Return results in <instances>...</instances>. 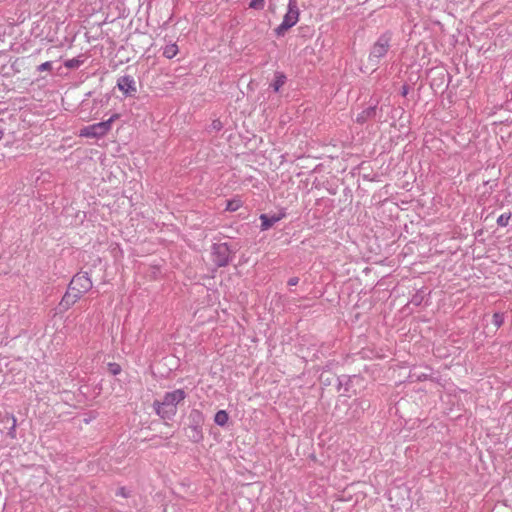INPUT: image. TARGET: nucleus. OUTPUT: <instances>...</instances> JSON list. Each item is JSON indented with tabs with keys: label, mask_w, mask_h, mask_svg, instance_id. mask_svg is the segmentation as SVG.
<instances>
[{
	"label": "nucleus",
	"mask_w": 512,
	"mask_h": 512,
	"mask_svg": "<svg viewBox=\"0 0 512 512\" xmlns=\"http://www.w3.org/2000/svg\"><path fill=\"white\" fill-rule=\"evenodd\" d=\"M187 394L183 389H176L165 393L161 401L155 400L153 408L163 420H172L177 413V405L183 402Z\"/></svg>",
	"instance_id": "1"
},
{
	"label": "nucleus",
	"mask_w": 512,
	"mask_h": 512,
	"mask_svg": "<svg viewBox=\"0 0 512 512\" xmlns=\"http://www.w3.org/2000/svg\"><path fill=\"white\" fill-rule=\"evenodd\" d=\"M118 118H119L118 114H113L106 121H102V122H99V123H95V124H92V125L85 126V127H83L80 130L79 135L81 137H86V138H96V139L102 138L106 134H108V132L112 128L113 122L115 120H117Z\"/></svg>",
	"instance_id": "2"
},
{
	"label": "nucleus",
	"mask_w": 512,
	"mask_h": 512,
	"mask_svg": "<svg viewBox=\"0 0 512 512\" xmlns=\"http://www.w3.org/2000/svg\"><path fill=\"white\" fill-rule=\"evenodd\" d=\"M392 35L390 32H385L380 35L377 41L373 44L368 60L373 66H377L380 60L386 56L389 51Z\"/></svg>",
	"instance_id": "3"
},
{
	"label": "nucleus",
	"mask_w": 512,
	"mask_h": 512,
	"mask_svg": "<svg viewBox=\"0 0 512 512\" xmlns=\"http://www.w3.org/2000/svg\"><path fill=\"white\" fill-rule=\"evenodd\" d=\"M299 8L295 0H289L288 9L283 17L281 24L275 28L274 32L278 37L284 36L285 33L295 26L299 20Z\"/></svg>",
	"instance_id": "4"
},
{
	"label": "nucleus",
	"mask_w": 512,
	"mask_h": 512,
	"mask_svg": "<svg viewBox=\"0 0 512 512\" xmlns=\"http://www.w3.org/2000/svg\"><path fill=\"white\" fill-rule=\"evenodd\" d=\"M68 288L78 295L88 292L92 288V281L88 276V273H77L69 283Z\"/></svg>",
	"instance_id": "5"
},
{
	"label": "nucleus",
	"mask_w": 512,
	"mask_h": 512,
	"mask_svg": "<svg viewBox=\"0 0 512 512\" xmlns=\"http://www.w3.org/2000/svg\"><path fill=\"white\" fill-rule=\"evenodd\" d=\"M230 253L231 251L226 243L214 244L212 249L213 262L218 267L228 265L230 261Z\"/></svg>",
	"instance_id": "6"
},
{
	"label": "nucleus",
	"mask_w": 512,
	"mask_h": 512,
	"mask_svg": "<svg viewBox=\"0 0 512 512\" xmlns=\"http://www.w3.org/2000/svg\"><path fill=\"white\" fill-rule=\"evenodd\" d=\"M117 87L127 96L133 95L137 91L135 80L129 75L120 77L117 81Z\"/></svg>",
	"instance_id": "7"
},
{
	"label": "nucleus",
	"mask_w": 512,
	"mask_h": 512,
	"mask_svg": "<svg viewBox=\"0 0 512 512\" xmlns=\"http://www.w3.org/2000/svg\"><path fill=\"white\" fill-rule=\"evenodd\" d=\"M80 297H81L80 295H78L77 293H75L74 291H72L68 288V291L62 297V300L59 305L63 309L67 310L72 305H74L77 302V300L80 299Z\"/></svg>",
	"instance_id": "8"
},
{
	"label": "nucleus",
	"mask_w": 512,
	"mask_h": 512,
	"mask_svg": "<svg viewBox=\"0 0 512 512\" xmlns=\"http://www.w3.org/2000/svg\"><path fill=\"white\" fill-rule=\"evenodd\" d=\"M377 107L376 105L369 106L364 109L361 113H359L356 117L357 123L363 124L367 120L374 118L376 116Z\"/></svg>",
	"instance_id": "9"
},
{
	"label": "nucleus",
	"mask_w": 512,
	"mask_h": 512,
	"mask_svg": "<svg viewBox=\"0 0 512 512\" xmlns=\"http://www.w3.org/2000/svg\"><path fill=\"white\" fill-rule=\"evenodd\" d=\"M187 436L195 443L200 442L203 439L202 426L189 424Z\"/></svg>",
	"instance_id": "10"
},
{
	"label": "nucleus",
	"mask_w": 512,
	"mask_h": 512,
	"mask_svg": "<svg viewBox=\"0 0 512 512\" xmlns=\"http://www.w3.org/2000/svg\"><path fill=\"white\" fill-rule=\"evenodd\" d=\"M285 213L261 214L260 219L262 224H274L284 217Z\"/></svg>",
	"instance_id": "11"
},
{
	"label": "nucleus",
	"mask_w": 512,
	"mask_h": 512,
	"mask_svg": "<svg viewBox=\"0 0 512 512\" xmlns=\"http://www.w3.org/2000/svg\"><path fill=\"white\" fill-rule=\"evenodd\" d=\"M179 52L178 46L176 43H168L162 49V54L167 59L174 58Z\"/></svg>",
	"instance_id": "12"
},
{
	"label": "nucleus",
	"mask_w": 512,
	"mask_h": 512,
	"mask_svg": "<svg viewBox=\"0 0 512 512\" xmlns=\"http://www.w3.org/2000/svg\"><path fill=\"white\" fill-rule=\"evenodd\" d=\"M243 205V202L240 197H234L233 199L226 201V210L230 212L237 211L241 206Z\"/></svg>",
	"instance_id": "13"
},
{
	"label": "nucleus",
	"mask_w": 512,
	"mask_h": 512,
	"mask_svg": "<svg viewBox=\"0 0 512 512\" xmlns=\"http://www.w3.org/2000/svg\"><path fill=\"white\" fill-rule=\"evenodd\" d=\"M286 76L283 73L277 72L275 74V79L273 83L271 84V87L275 92H278L280 88L285 84Z\"/></svg>",
	"instance_id": "14"
},
{
	"label": "nucleus",
	"mask_w": 512,
	"mask_h": 512,
	"mask_svg": "<svg viewBox=\"0 0 512 512\" xmlns=\"http://www.w3.org/2000/svg\"><path fill=\"white\" fill-rule=\"evenodd\" d=\"M229 420L228 413L225 410H219L214 417V421L219 426H225Z\"/></svg>",
	"instance_id": "15"
},
{
	"label": "nucleus",
	"mask_w": 512,
	"mask_h": 512,
	"mask_svg": "<svg viewBox=\"0 0 512 512\" xmlns=\"http://www.w3.org/2000/svg\"><path fill=\"white\" fill-rule=\"evenodd\" d=\"M189 420L191 425L202 426L203 423V415L198 410H192L189 414Z\"/></svg>",
	"instance_id": "16"
},
{
	"label": "nucleus",
	"mask_w": 512,
	"mask_h": 512,
	"mask_svg": "<svg viewBox=\"0 0 512 512\" xmlns=\"http://www.w3.org/2000/svg\"><path fill=\"white\" fill-rule=\"evenodd\" d=\"M492 322L497 328H499L504 323V314L500 312L494 313L492 316Z\"/></svg>",
	"instance_id": "17"
},
{
	"label": "nucleus",
	"mask_w": 512,
	"mask_h": 512,
	"mask_svg": "<svg viewBox=\"0 0 512 512\" xmlns=\"http://www.w3.org/2000/svg\"><path fill=\"white\" fill-rule=\"evenodd\" d=\"M265 7V0H251L249 3V8L255 10H263Z\"/></svg>",
	"instance_id": "18"
},
{
	"label": "nucleus",
	"mask_w": 512,
	"mask_h": 512,
	"mask_svg": "<svg viewBox=\"0 0 512 512\" xmlns=\"http://www.w3.org/2000/svg\"><path fill=\"white\" fill-rule=\"evenodd\" d=\"M81 64H82L81 60H79L77 58H73V59L68 60L65 63V66L68 68H76V67H79Z\"/></svg>",
	"instance_id": "19"
},
{
	"label": "nucleus",
	"mask_w": 512,
	"mask_h": 512,
	"mask_svg": "<svg viewBox=\"0 0 512 512\" xmlns=\"http://www.w3.org/2000/svg\"><path fill=\"white\" fill-rule=\"evenodd\" d=\"M11 421H12V425L11 427L9 428V431H8V436H10L11 438H15L16 437V419L15 417H11Z\"/></svg>",
	"instance_id": "20"
},
{
	"label": "nucleus",
	"mask_w": 512,
	"mask_h": 512,
	"mask_svg": "<svg viewBox=\"0 0 512 512\" xmlns=\"http://www.w3.org/2000/svg\"><path fill=\"white\" fill-rule=\"evenodd\" d=\"M109 371L113 375H117L121 372V367L117 363H109Z\"/></svg>",
	"instance_id": "21"
},
{
	"label": "nucleus",
	"mask_w": 512,
	"mask_h": 512,
	"mask_svg": "<svg viewBox=\"0 0 512 512\" xmlns=\"http://www.w3.org/2000/svg\"><path fill=\"white\" fill-rule=\"evenodd\" d=\"M52 69V62L50 61H47V62H44L42 63L41 65L38 66L37 70L39 72H43V71H49Z\"/></svg>",
	"instance_id": "22"
},
{
	"label": "nucleus",
	"mask_w": 512,
	"mask_h": 512,
	"mask_svg": "<svg viewBox=\"0 0 512 512\" xmlns=\"http://www.w3.org/2000/svg\"><path fill=\"white\" fill-rule=\"evenodd\" d=\"M510 219V214H501L497 217L496 222L497 224H506L508 220Z\"/></svg>",
	"instance_id": "23"
},
{
	"label": "nucleus",
	"mask_w": 512,
	"mask_h": 512,
	"mask_svg": "<svg viewBox=\"0 0 512 512\" xmlns=\"http://www.w3.org/2000/svg\"><path fill=\"white\" fill-rule=\"evenodd\" d=\"M116 495L122 496V497H128L129 493L125 489V487H120L117 489Z\"/></svg>",
	"instance_id": "24"
},
{
	"label": "nucleus",
	"mask_w": 512,
	"mask_h": 512,
	"mask_svg": "<svg viewBox=\"0 0 512 512\" xmlns=\"http://www.w3.org/2000/svg\"><path fill=\"white\" fill-rule=\"evenodd\" d=\"M298 283H299V278H298V277H291V278L288 280V282H287V284H288L289 286H295V285H297Z\"/></svg>",
	"instance_id": "25"
},
{
	"label": "nucleus",
	"mask_w": 512,
	"mask_h": 512,
	"mask_svg": "<svg viewBox=\"0 0 512 512\" xmlns=\"http://www.w3.org/2000/svg\"><path fill=\"white\" fill-rule=\"evenodd\" d=\"M212 127L213 129L220 130L222 128V123L219 120H214Z\"/></svg>",
	"instance_id": "26"
},
{
	"label": "nucleus",
	"mask_w": 512,
	"mask_h": 512,
	"mask_svg": "<svg viewBox=\"0 0 512 512\" xmlns=\"http://www.w3.org/2000/svg\"><path fill=\"white\" fill-rule=\"evenodd\" d=\"M3 136H4V131H3V129L0 128V140L3 138Z\"/></svg>",
	"instance_id": "27"
},
{
	"label": "nucleus",
	"mask_w": 512,
	"mask_h": 512,
	"mask_svg": "<svg viewBox=\"0 0 512 512\" xmlns=\"http://www.w3.org/2000/svg\"><path fill=\"white\" fill-rule=\"evenodd\" d=\"M271 226H268V225H265V226H262L263 230H266L268 228H270Z\"/></svg>",
	"instance_id": "28"
},
{
	"label": "nucleus",
	"mask_w": 512,
	"mask_h": 512,
	"mask_svg": "<svg viewBox=\"0 0 512 512\" xmlns=\"http://www.w3.org/2000/svg\"><path fill=\"white\" fill-rule=\"evenodd\" d=\"M475 235H476V236L481 235V230H480V231L475 232Z\"/></svg>",
	"instance_id": "29"
}]
</instances>
